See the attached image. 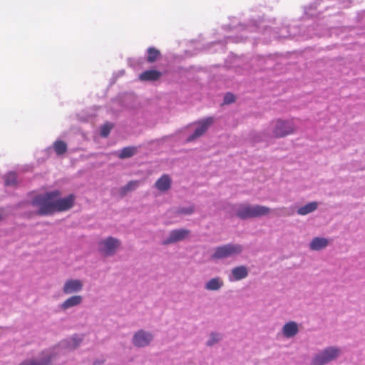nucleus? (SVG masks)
I'll use <instances>...</instances> for the list:
<instances>
[{
    "mask_svg": "<svg viewBox=\"0 0 365 365\" xmlns=\"http://www.w3.org/2000/svg\"><path fill=\"white\" fill-rule=\"evenodd\" d=\"M242 252V247L237 244H226L217 247L210 256V259L217 261L220 259L233 257Z\"/></svg>",
    "mask_w": 365,
    "mask_h": 365,
    "instance_id": "obj_4",
    "label": "nucleus"
},
{
    "mask_svg": "<svg viewBox=\"0 0 365 365\" xmlns=\"http://www.w3.org/2000/svg\"><path fill=\"white\" fill-rule=\"evenodd\" d=\"M113 128V124L110 123H105L101 128V135L102 137H107L111 129Z\"/></svg>",
    "mask_w": 365,
    "mask_h": 365,
    "instance_id": "obj_26",
    "label": "nucleus"
},
{
    "mask_svg": "<svg viewBox=\"0 0 365 365\" xmlns=\"http://www.w3.org/2000/svg\"><path fill=\"white\" fill-rule=\"evenodd\" d=\"M83 339V336L74 334L68 339L61 341L52 350L43 353L40 359L24 360L19 365H52V361L56 360L60 354H65L63 351L76 350L82 343Z\"/></svg>",
    "mask_w": 365,
    "mask_h": 365,
    "instance_id": "obj_2",
    "label": "nucleus"
},
{
    "mask_svg": "<svg viewBox=\"0 0 365 365\" xmlns=\"http://www.w3.org/2000/svg\"><path fill=\"white\" fill-rule=\"evenodd\" d=\"M16 184V175L14 173H10L5 176V185H14Z\"/></svg>",
    "mask_w": 365,
    "mask_h": 365,
    "instance_id": "obj_25",
    "label": "nucleus"
},
{
    "mask_svg": "<svg viewBox=\"0 0 365 365\" xmlns=\"http://www.w3.org/2000/svg\"><path fill=\"white\" fill-rule=\"evenodd\" d=\"M160 56V52L159 50L154 47H150L148 48V56L147 61L148 63H154Z\"/></svg>",
    "mask_w": 365,
    "mask_h": 365,
    "instance_id": "obj_21",
    "label": "nucleus"
},
{
    "mask_svg": "<svg viewBox=\"0 0 365 365\" xmlns=\"http://www.w3.org/2000/svg\"><path fill=\"white\" fill-rule=\"evenodd\" d=\"M341 351L336 346H328L321 352L315 354L311 361L310 365H326L336 360Z\"/></svg>",
    "mask_w": 365,
    "mask_h": 365,
    "instance_id": "obj_6",
    "label": "nucleus"
},
{
    "mask_svg": "<svg viewBox=\"0 0 365 365\" xmlns=\"http://www.w3.org/2000/svg\"><path fill=\"white\" fill-rule=\"evenodd\" d=\"M171 182L170 176L164 174L155 182V186L159 191L165 192L170 188Z\"/></svg>",
    "mask_w": 365,
    "mask_h": 365,
    "instance_id": "obj_18",
    "label": "nucleus"
},
{
    "mask_svg": "<svg viewBox=\"0 0 365 365\" xmlns=\"http://www.w3.org/2000/svg\"><path fill=\"white\" fill-rule=\"evenodd\" d=\"M235 101V97L232 93H227L224 97V103L230 104Z\"/></svg>",
    "mask_w": 365,
    "mask_h": 365,
    "instance_id": "obj_27",
    "label": "nucleus"
},
{
    "mask_svg": "<svg viewBox=\"0 0 365 365\" xmlns=\"http://www.w3.org/2000/svg\"><path fill=\"white\" fill-rule=\"evenodd\" d=\"M213 123L214 118L212 117H207L195 123L197 127L194 133L187 138V141L191 142L202 135Z\"/></svg>",
    "mask_w": 365,
    "mask_h": 365,
    "instance_id": "obj_9",
    "label": "nucleus"
},
{
    "mask_svg": "<svg viewBox=\"0 0 365 365\" xmlns=\"http://www.w3.org/2000/svg\"><path fill=\"white\" fill-rule=\"evenodd\" d=\"M179 212L180 213H182V214L190 215V214L192 213L193 207H189L187 208H182V209L180 210Z\"/></svg>",
    "mask_w": 365,
    "mask_h": 365,
    "instance_id": "obj_28",
    "label": "nucleus"
},
{
    "mask_svg": "<svg viewBox=\"0 0 365 365\" xmlns=\"http://www.w3.org/2000/svg\"><path fill=\"white\" fill-rule=\"evenodd\" d=\"M104 362H105L104 359H96L93 361V365H102L104 364Z\"/></svg>",
    "mask_w": 365,
    "mask_h": 365,
    "instance_id": "obj_29",
    "label": "nucleus"
},
{
    "mask_svg": "<svg viewBox=\"0 0 365 365\" xmlns=\"http://www.w3.org/2000/svg\"><path fill=\"white\" fill-rule=\"evenodd\" d=\"M140 183L139 180H131L128 182L125 186L120 188V193L125 195L128 192L135 190L139 186Z\"/></svg>",
    "mask_w": 365,
    "mask_h": 365,
    "instance_id": "obj_22",
    "label": "nucleus"
},
{
    "mask_svg": "<svg viewBox=\"0 0 365 365\" xmlns=\"http://www.w3.org/2000/svg\"><path fill=\"white\" fill-rule=\"evenodd\" d=\"M270 129L274 138H284L293 134L296 127L292 121L277 119L271 122Z\"/></svg>",
    "mask_w": 365,
    "mask_h": 365,
    "instance_id": "obj_5",
    "label": "nucleus"
},
{
    "mask_svg": "<svg viewBox=\"0 0 365 365\" xmlns=\"http://www.w3.org/2000/svg\"><path fill=\"white\" fill-rule=\"evenodd\" d=\"M190 233V230H173L169 236L164 239L162 245H168L182 241L185 239Z\"/></svg>",
    "mask_w": 365,
    "mask_h": 365,
    "instance_id": "obj_10",
    "label": "nucleus"
},
{
    "mask_svg": "<svg viewBox=\"0 0 365 365\" xmlns=\"http://www.w3.org/2000/svg\"><path fill=\"white\" fill-rule=\"evenodd\" d=\"M154 340V334L145 329H139L134 332L131 342L136 348H144L151 344Z\"/></svg>",
    "mask_w": 365,
    "mask_h": 365,
    "instance_id": "obj_8",
    "label": "nucleus"
},
{
    "mask_svg": "<svg viewBox=\"0 0 365 365\" xmlns=\"http://www.w3.org/2000/svg\"><path fill=\"white\" fill-rule=\"evenodd\" d=\"M2 219V216L0 215V220H1Z\"/></svg>",
    "mask_w": 365,
    "mask_h": 365,
    "instance_id": "obj_30",
    "label": "nucleus"
},
{
    "mask_svg": "<svg viewBox=\"0 0 365 365\" xmlns=\"http://www.w3.org/2000/svg\"><path fill=\"white\" fill-rule=\"evenodd\" d=\"M61 192L53 190L46 192L43 195H38L32 200L31 204L38 208V215H48L54 212H59L71 209L75 202V196L73 194L66 197H60Z\"/></svg>",
    "mask_w": 365,
    "mask_h": 365,
    "instance_id": "obj_1",
    "label": "nucleus"
},
{
    "mask_svg": "<svg viewBox=\"0 0 365 365\" xmlns=\"http://www.w3.org/2000/svg\"><path fill=\"white\" fill-rule=\"evenodd\" d=\"M53 149L58 155H61L67 151V145L63 140H56L53 143Z\"/></svg>",
    "mask_w": 365,
    "mask_h": 365,
    "instance_id": "obj_23",
    "label": "nucleus"
},
{
    "mask_svg": "<svg viewBox=\"0 0 365 365\" xmlns=\"http://www.w3.org/2000/svg\"><path fill=\"white\" fill-rule=\"evenodd\" d=\"M136 153L135 147H125L123 148L118 155L119 158L125 159L132 157Z\"/></svg>",
    "mask_w": 365,
    "mask_h": 365,
    "instance_id": "obj_24",
    "label": "nucleus"
},
{
    "mask_svg": "<svg viewBox=\"0 0 365 365\" xmlns=\"http://www.w3.org/2000/svg\"><path fill=\"white\" fill-rule=\"evenodd\" d=\"M299 331V324L294 321H289L285 323L282 328V333L283 336L287 339L295 336Z\"/></svg>",
    "mask_w": 365,
    "mask_h": 365,
    "instance_id": "obj_12",
    "label": "nucleus"
},
{
    "mask_svg": "<svg viewBox=\"0 0 365 365\" xmlns=\"http://www.w3.org/2000/svg\"><path fill=\"white\" fill-rule=\"evenodd\" d=\"M249 270L245 265H240L232 268L231 274L234 280L239 281L248 276Z\"/></svg>",
    "mask_w": 365,
    "mask_h": 365,
    "instance_id": "obj_17",
    "label": "nucleus"
},
{
    "mask_svg": "<svg viewBox=\"0 0 365 365\" xmlns=\"http://www.w3.org/2000/svg\"><path fill=\"white\" fill-rule=\"evenodd\" d=\"M317 207L318 203L317 202H311L298 208L297 212L299 215H306L316 210Z\"/></svg>",
    "mask_w": 365,
    "mask_h": 365,
    "instance_id": "obj_20",
    "label": "nucleus"
},
{
    "mask_svg": "<svg viewBox=\"0 0 365 365\" xmlns=\"http://www.w3.org/2000/svg\"><path fill=\"white\" fill-rule=\"evenodd\" d=\"M224 286V282L220 277H216L208 280L204 288L207 291L217 292Z\"/></svg>",
    "mask_w": 365,
    "mask_h": 365,
    "instance_id": "obj_16",
    "label": "nucleus"
},
{
    "mask_svg": "<svg viewBox=\"0 0 365 365\" xmlns=\"http://www.w3.org/2000/svg\"><path fill=\"white\" fill-rule=\"evenodd\" d=\"M234 211L239 218L247 220L267 215L270 212V209L263 205L240 203L235 206Z\"/></svg>",
    "mask_w": 365,
    "mask_h": 365,
    "instance_id": "obj_3",
    "label": "nucleus"
},
{
    "mask_svg": "<svg viewBox=\"0 0 365 365\" xmlns=\"http://www.w3.org/2000/svg\"><path fill=\"white\" fill-rule=\"evenodd\" d=\"M162 73L157 70H147L139 75L141 81H155L160 79Z\"/></svg>",
    "mask_w": 365,
    "mask_h": 365,
    "instance_id": "obj_15",
    "label": "nucleus"
},
{
    "mask_svg": "<svg viewBox=\"0 0 365 365\" xmlns=\"http://www.w3.org/2000/svg\"><path fill=\"white\" fill-rule=\"evenodd\" d=\"M223 339V334L220 332L212 331L208 336V339L205 342V345L212 347L220 343Z\"/></svg>",
    "mask_w": 365,
    "mask_h": 365,
    "instance_id": "obj_19",
    "label": "nucleus"
},
{
    "mask_svg": "<svg viewBox=\"0 0 365 365\" xmlns=\"http://www.w3.org/2000/svg\"><path fill=\"white\" fill-rule=\"evenodd\" d=\"M83 287V282L80 279H70L64 283L62 291L65 294L80 292Z\"/></svg>",
    "mask_w": 365,
    "mask_h": 365,
    "instance_id": "obj_11",
    "label": "nucleus"
},
{
    "mask_svg": "<svg viewBox=\"0 0 365 365\" xmlns=\"http://www.w3.org/2000/svg\"><path fill=\"white\" fill-rule=\"evenodd\" d=\"M121 246V241L113 237H107L98 243L99 253L103 257H112Z\"/></svg>",
    "mask_w": 365,
    "mask_h": 365,
    "instance_id": "obj_7",
    "label": "nucleus"
},
{
    "mask_svg": "<svg viewBox=\"0 0 365 365\" xmlns=\"http://www.w3.org/2000/svg\"><path fill=\"white\" fill-rule=\"evenodd\" d=\"M329 242L326 237H315L309 242V247L312 251H321L329 245Z\"/></svg>",
    "mask_w": 365,
    "mask_h": 365,
    "instance_id": "obj_14",
    "label": "nucleus"
},
{
    "mask_svg": "<svg viewBox=\"0 0 365 365\" xmlns=\"http://www.w3.org/2000/svg\"><path fill=\"white\" fill-rule=\"evenodd\" d=\"M83 302V297L81 295H73L66 299L59 305L61 311H66L71 308L78 307Z\"/></svg>",
    "mask_w": 365,
    "mask_h": 365,
    "instance_id": "obj_13",
    "label": "nucleus"
}]
</instances>
